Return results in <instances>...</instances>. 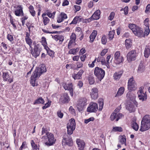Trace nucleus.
Returning a JSON list of instances; mask_svg holds the SVG:
<instances>
[{"label": "nucleus", "instance_id": "f8f14e48", "mask_svg": "<svg viewBox=\"0 0 150 150\" xmlns=\"http://www.w3.org/2000/svg\"><path fill=\"white\" fill-rule=\"evenodd\" d=\"M62 86L65 90H68L69 91L71 96H73L74 95L73 85L72 83L68 84L64 82L62 83Z\"/></svg>", "mask_w": 150, "mask_h": 150}, {"label": "nucleus", "instance_id": "39448f33", "mask_svg": "<svg viewBox=\"0 0 150 150\" xmlns=\"http://www.w3.org/2000/svg\"><path fill=\"white\" fill-rule=\"evenodd\" d=\"M87 99L85 98H80L78 101L77 105L78 110L79 112L82 111L87 105Z\"/></svg>", "mask_w": 150, "mask_h": 150}, {"label": "nucleus", "instance_id": "473e14b6", "mask_svg": "<svg viewBox=\"0 0 150 150\" xmlns=\"http://www.w3.org/2000/svg\"><path fill=\"white\" fill-rule=\"evenodd\" d=\"M41 42L45 50H47V48L48 49V47L47 46V44L46 41V39L45 37L43 36L42 37Z\"/></svg>", "mask_w": 150, "mask_h": 150}, {"label": "nucleus", "instance_id": "a211bd4d", "mask_svg": "<svg viewBox=\"0 0 150 150\" xmlns=\"http://www.w3.org/2000/svg\"><path fill=\"white\" fill-rule=\"evenodd\" d=\"M70 99L67 93H63L59 99V102L62 104L68 103L70 101Z\"/></svg>", "mask_w": 150, "mask_h": 150}, {"label": "nucleus", "instance_id": "0e129e2a", "mask_svg": "<svg viewBox=\"0 0 150 150\" xmlns=\"http://www.w3.org/2000/svg\"><path fill=\"white\" fill-rule=\"evenodd\" d=\"M57 115L58 117L60 118H62L63 116V113H62L61 110H59L57 112Z\"/></svg>", "mask_w": 150, "mask_h": 150}, {"label": "nucleus", "instance_id": "e2e57ef3", "mask_svg": "<svg viewBox=\"0 0 150 150\" xmlns=\"http://www.w3.org/2000/svg\"><path fill=\"white\" fill-rule=\"evenodd\" d=\"M94 120V118L93 117H91L88 119H85L84 120V123L86 124H87L89 122L91 121H93Z\"/></svg>", "mask_w": 150, "mask_h": 150}, {"label": "nucleus", "instance_id": "f3484780", "mask_svg": "<svg viewBox=\"0 0 150 150\" xmlns=\"http://www.w3.org/2000/svg\"><path fill=\"white\" fill-rule=\"evenodd\" d=\"M38 70L36 69L30 77V83L33 86H37V84L35 83V82L38 76Z\"/></svg>", "mask_w": 150, "mask_h": 150}, {"label": "nucleus", "instance_id": "6e6d98bb", "mask_svg": "<svg viewBox=\"0 0 150 150\" xmlns=\"http://www.w3.org/2000/svg\"><path fill=\"white\" fill-rule=\"evenodd\" d=\"M69 111L70 113L72 115L75 116L76 112L75 110L72 106H70L69 108Z\"/></svg>", "mask_w": 150, "mask_h": 150}, {"label": "nucleus", "instance_id": "9b49d317", "mask_svg": "<svg viewBox=\"0 0 150 150\" xmlns=\"http://www.w3.org/2000/svg\"><path fill=\"white\" fill-rule=\"evenodd\" d=\"M2 78L4 81H6L11 83L13 81V77L10 75L7 71L3 72Z\"/></svg>", "mask_w": 150, "mask_h": 150}, {"label": "nucleus", "instance_id": "dca6fc26", "mask_svg": "<svg viewBox=\"0 0 150 150\" xmlns=\"http://www.w3.org/2000/svg\"><path fill=\"white\" fill-rule=\"evenodd\" d=\"M137 56L136 51L135 50H132L128 52L127 57V60L128 62L135 60Z\"/></svg>", "mask_w": 150, "mask_h": 150}, {"label": "nucleus", "instance_id": "13d9d810", "mask_svg": "<svg viewBox=\"0 0 150 150\" xmlns=\"http://www.w3.org/2000/svg\"><path fill=\"white\" fill-rule=\"evenodd\" d=\"M42 135H43L45 133L46 135H47L48 134L50 133L48 132L47 129L46 127H43L42 129Z\"/></svg>", "mask_w": 150, "mask_h": 150}, {"label": "nucleus", "instance_id": "e433bc0d", "mask_svg": "<svg viewBox=\"0 0 150 150\" xmlns=\"http://www.w3.org/2000/svg\"><path fill=\"white\" fill-rule=\"evenodd\" d=\"M47 16L49 17L52 19H54L55 17V16L56 13L55 11L53 12L52 13L49 10H47Z\"/></svg>", "mask_w": 150, "mask_h": 150}, {"label": "nucleus", "instance_id": "8fccbe9b", "mask_svg": "<svg viewBox=\"0 0 150 150\" xmlns=\"http://www.w3.org/2000/svg\"><path fill=\"white\" fill-rule=\"evenodd\" d=\"M52 103V101L49 100V99H48V102L47 103H46L45 105L43 106L42 107V109L43 110H44L46 109V108L49 107L51 105V103Z\"/></svg>", "mask_w": 150, "mask_h": 150}, {"label": "nucleus", "instance_id": "2eb2a0df", "mask_svg": "<svg viewBox=\"0 0 150 150\" xmlns=\"http://www.w3.org/2000/svg\"><path fill=\"white\" fill-rule=\"evenodd\" d=\"M136 83L133 77H132L128 80V88L129 91H134L136 89Z\"/></svg>", "mask_w": 150, "mask_h": 150}, {"label": "nucleus", "instance_id": "58836bf2", "mask_svg": "<svg viewBox=\"0 0 150 150\" xmlns=\"http://www.w3.org/2000/svg\"><path fill=\"white\" fill-rule=\"evenodd\" d=\"M97 34V32L96 30H93L90 36V39L91 42H93Z\"/></svg>", "mask_w": 150, "mask_h": 150}, {"label": "nucleus", "instance_id": "49530a36", "mask_svg": "<svg viewBox=\"0 0 150 150\" xmlns=\"http://www.w3.org/2000/svg\"><path fill=\"white\" fill-rule=\"evenodd\" d=\"M144 31L143 32V37H145V36H147L149 34L150 32V30L149 27H144Z\"/></svg>", "mask_w": 150, "mask_h": 150}, {"label": "nucleus", "instance_id": "0eeeda50", "mask_svg": "<svg viewBox=\"0 0 150 150\" xmlns=\"http://www.w3.org/2000/svg\"><path fill=\"white\" fill-rule=\"evenodd\" d=\"M39 44H38L34 46V48L32 47H30L31 48V53L32 56L35 58H36L39 56L41 51V48H39Z\"/></svg>", "mask_w": 150, "mask_h": 150}, {"label": "nucleus", "instance_id": "72a5a7b5", "mask_svg": "<svg viewBox=\"0 0 150 150\" xmlns=\"http://www.w3.org/2000/svg\"><path fill=\"white\" fill-rule=\"evenodd\" d=\"M123 74L122 71H119L118 72H115L113 75L114 78L115 80H119Z\"/></svg>", "mask_w": 150, "mask_h": 150}, {"label": "nucleus", "instance_id": "ddd939ff", "mask_svg": "<svg viewBox=\"0 0 150 150\" xmlns=\"http://www.w3.org/2000/svg\"><path fill=\"white\" fill-rule=\"evenodd\" d=\"M63 139L62 142L64 143V144L67 145L69 146H71L73 144V140L70 136H69L65 134L63 137Z\"/></svg>", "mask_w": 150, "mask_h": 150}, {"label": "nucleus", "instance_id": "b1692460", "mask_svg": "<svg viewBox=\"0 0 150 150\" xmlns=\"http://www.w3.org/2000/svg\"><path fill=\"white\" fill-rule=\"evenodd\" d=\"M100 11L99 9L96 11L89 18L91 21L92 20H97L99 19L100 17Z\"/></svg>", "mask_w": 150, "mask_h": 150}, {"label": "nucleus", "instance_id": "3c124183", "mask_svg": "<svg viewBox=\"0 0 150 150\" xmlns=\"http://www.w3.org/2000/svg\"><path fill=\"white\" fill-rule=\"evenodd\" d=\"M132 128L135 131L138 130L139 126L137 123L133 122L132 124Z\"/></svg>", "mask_w": 150, "mask_h": 150}, {"label": "nucleus", "instance_id": "603ef678", "mask_svg": "<svg viewBox=\"0 0 150 150\" xmlns=\"http://www.w3.org/2000/svg\"><path fill=\"white\" fill-rule=\"evenodd\" d=\"M112 131L115 132H121L122 131V129L120 127H113Z\"/></svg>", "mask_w": 150, "mask_h": 150}, {"label": "nucleus", "instance_id": "09e8293b", "mask_svg": "<svg viewBox=\"0 0 150 150\" xmlns=\"http://www.w3.org/2000/svg\"><path fill=\"white\" fill-rule=\"evenodd\" d=\"M7 38L11 43H13L14 42V38L12 35L8 34L7 36Z\"/></svg>", "mask_w": 150, "mask_h": 150}, {"label": "nucleus", "instance_id": "20e7f679", "mask_svg": "<svg viewBox=\"0 0 150 150\" xmlns=\"http://www.w3.org/2000/svg\"><path fill=\"white\" fill-rule=\"evenodd\" d=\"M41 139H45L46 141H47L45 143V144L47 146H50L52 145L55 141L54 135L50 133L48 134L46 137L44 136L42 137Z\"/></svg>", "mask_w": 150, "mask_h": 150}, {"label": "nucleus", "instance_id": "4468645a", "mask_svg": "<svg viewBox=\"0 0 150 150\" xmlns=\"http://www.w3.org/2000/svg\"><path fill=\"white\" fill-rule=\"evenodd\" d=\"M98 110V105L96 103L93 102H91L89 106L87 109L88 112H96Z\"/></svg>", "mask_w": 150, "mask_h": 150}, {"label": "nucleus", "instance_id": "1a4fd4ad", "mask_svg": "<svg viewBox=\"0 0 150 150\" xmlns=\"http://www.w3.org/2000/svg\"><path fill=\"white\" fill-rule=\"evenodd\" d=\"M14 7L15 9L14 11V14L16 16H23L24 13L23 11V7L21 5H15Z\"/></svg>", "mask_w": 150, "mask_h": 150}, {"label": "nucleus", "instance_id": "a18cd8bd", "mask_svg": "<svg viewBox=\"0 0 150 150\" xmlns=\"http://www.w3.org/2000/svg\"><path fill=\"white\" fill-rule=\"evenodd\" d=\"M101 43L104 45L106 44L107 42V38L105 35H103L101 39Z\"/></svg>", "mask_w": 150, "mask_h": 150}, {"label": "nucleus", "instance_id": "bf43d9fd", "mask_svg": "<svg viewBox=\"0 0 150 150\" xmlns=\"http://www.w3.org/2000/svg\"><path fill=\"white\" fill-rule=\"evenodd\" d=\"M26 25L27 26L29 32L30 31L31 28H33L34 27V26L32 24L29 22H27L26 24Z\"/></svg>", "mask_w": 150, "mask_h": 150}, {"label": "nucleus", "instance_id": "393cba45", "mask_svg": "<svg viewBox=\"0 0 150 150\" xmlns=\"http://www.w3.org/2000/svg\"><path fill=\"white\" fill-rule=\"evenodd\" d=\"M52 38L56 41H59V43L61 44L64 40V37L62 35H56L52 36Z\"/></svg>", "mask_w": 150, "mask_h": 150}, {"label": "nucleus", "instance_id": "a19ab883", "mask_svg": "<svg viewBox=\"0 0 150 150\" xmlns=\"http://www.w3.org/2000/svg\"><path fill=\"white\" fill-rule=\"evenodd\" d=\"M79 50V48L77 47L76 48H72L70 49L69 52L68 53L69 54L75 55Z\"/></svg>", "mask_w": 150, "mask_h": 150}, {"label": "nucleus", "instance_id": "4c0bfd02", "mask_svg": "<svg viewBox=\"0 0 150 150\" xmlns=\"http://www.w3.org/2000/svg\"><path fill=\"white\" fill-rule=\"evenodd\" d=\"M124 91L125 88L124 87H120L115 97H117L121 96L123 93Z\"/></svg>", "mask_w": 150, "mask_h": 150}, {"label": "nucleus", "instance_id": "79ce46f5", "mask_svg": "<svg viewBox=\"0 0 150 150\" xmlns=\"http://www.w3.org/2000/svg\"><path fill=\"white\" fill-rule=\"evenodd\" d=\"M29 12L31 14V15L33 17L35 16V12L34 10L33 6L31 5L29 6L28 7Z\"/></svg>", "mask_w": 150, "mask_h": 150}, {"label": "nucleus", "instance_id": "7c9ffc66", "mask_svg": "<svg viewBox=\"0 0 150 150\" xmlns=\"http://www.w3.org/2000/svg\"><path fill=\"white\" fill-rule=\"evenodd\" d=\"M125 45L126 49H129L130 48L132 45L131 40L130 39H126L125 41Z\"/></svg>", "mask_w": 150, "mask_h": 150}, {"label": "nucleus", "instance_id": "2f4dec72", "mask_svg": "<svg viewBox=\"0 0 150 150\" xmlns=\"http://www.w3.org/2000/svg\"><path fill=\"white\" fill-rule=\"evenodd\" d=\"M77 18L78 20V23L80 22H82L83 23H87L91 21V20L90 18L87 19H83L81 16H77Z\"/></svg>", "mask_w": 150, "mask_h": 150}, {"label": "nucleus", "instance_id": "5fc2aeb1", "mask_svg": "<svg viewBox=\"0 0 150 150\" xmlns=\"http://www.w3.org/2000/svg\"><path fill=\"white\" fill-rule=\"evenodd\" d=\"M42 20L43 24L45 26L47 25L50 21V19L47 17L45 18L44 17Z\"/></svg>", "mask_w": 150, "mask_h": 150}, {"label": "nucleus", "instance_id": "7ed1b4c3", "mask_svg": "<svg viewBox=\"0 0 150 150\" xmlns=\"http://www.w3.org/2000/svg\"><path fill=\"white\" fill-rule=\"evenodd\" d=\"M94 74L101 81L104 78L105 75V71L103 69L98 67H95Z\"/></svg>", "mask_w": 150, "mask_h": 150}, {"label": "nucleus", "instance_id": "f257e3e1", "mask_svg": "<svg viewBox=\"0 0 150 150\" xmlns=\"http://www.w3.org/2000/svg\"><path fill=\"white\" fill-rule=\"evenodd\" d=\"M150 128V116L145 115L142 118L139 130L144 132L148 130Z\"/></svg>", "mask_w": 150, "mask_h": 150}, {"label": "nucleus", "instance_id": "c756f323", "mask_svg": "<svg viewBox=\"0 0 150 150\" xmlns=\"http://www.w3.org/2000/svg\"><path fill=\"white\" fill-rule=\"evenodd\" d=\"M30 143L32 150H39L40 145L36 144L33 140H31Z\"/></svg>", "mask_w": 150, "mask_h": 150}, {"label": "nucleus", "instance_id": "de8ad7c7", "mask_svg": "<svg viewBox=\"0 0 150 150\" xmlns=\"http://www.w3.org/2000/svg\"><path fill=\"white\" fill-rule=\"evenodd\" d=\"M48 49H46V50L47 51V53L51 57L53 58L54 56V52L53 51L50 50V49L48 47Z\"/></svg>", "mask_w": 150, "mask_h": 150}, {"label": "nucleus", "instance_id": "338daca9", "mask_svg": "<svg viewBox=\"0 0 150 150\" xmlns=\"http://www.w3.org/2000/svg\"><path fill=\"white\" fill-rule=\"evenodd\" d=\"M88 81L89 84L91 85L93 84L95 82L94 79L92 77H89Z\"/></svg>", "mask_w": 150, "mask_h": 150}, {"label": "nucleus", "instance_id": "774afa93", "mask_svg": "<svg viewBox=\"0 0 150 150\" xmlns=\"http://www.w3.org/2000/svg\"><path fill=\"white\" fill-rule=\"evenodd\" d=\"M1 46L3 48L4 50H5L6 51L7 49V46L8 45L7 44H6L5 42H2L1 43Z\"/></svg>", "mask_w": 150, "mask_h": 150}, {"label": "nucleus", "instance_id": "423d86ee", "mask_svg": "<svg viewBox=\"0 0 150 150\" xmlns=\"http://www.w3.org/2000/svg\"><path fill=\"white\" fill-rule=\"evenodd\" d=\"M76 127L75 120L74 118H71L69 123L67 124V134L70 136L73 134Z\"/></svg>", "mask_w": 150, "mask_h": 150}, {"label": "nucleus", "instance_id": "6e6552de", "mask_svg": "<svg viewBox=\"0 0 150 150\" xmlns=\"http://www.w3.org/2000/svg\"><path fill=\"white\" fill-rule=\"evenodd\" d=\"M124 61L123 57L120 55V52L116 51L114 55V63L116 64H119L123 63Z\"/></svg>", "mask_w": 150, "mask_h": 150}, {"label": "nucleus", "instance_id": "aec40b11", "mask_svg": "<svg viewBox=\"0 0 150 150\" xmlns=\"http://www.w3.org/2000/svg\"><path fill=\"white\" fill-rule=\"evenodd\" d=\"M67 16L66 14L63 12H61L57 16V21L58 23L63 22L65 19L67 18Z\"/></svg>", "mask_w": 150, "mask_h": 150}, {"label": "nucleus", "instance_id": "680f3d73", "mask_svg": "<svg viewBox=\"0 0 150 150\" xmlns=\"http://www.w3.org/2000/svg\"><path fill=\"white\" fill-rule=\"evenodd\" d=\"M78 18H77V16H75L74 18L73 19V21L71 22V23L70 24H76L77 23H78V19H77Z\"/></svg>", "mask_w": 150, "mask_h": 150}, {"label": "nucleus", "instance_id": "37998d69", "mask_svg": "<svg viewBox=\"0 0 150 150\" xmlns=\"http://www.w3.org/2000/svg\"><path fill=\"white\" fill-rule=\"evenodd\" d=\"M97 62H101L102 65H105V60L104 57H99L97 59Z\"/></svg>", "mask_w": 150, "mask_h": 150}, {"label": "nucleus", "instance_id": "5701e85b", "mask_svg": "<svg viewBox=\"0 0 150 150\" xmlns=\"http://www.w3.org/2000/svg\"><path fill=\"white\" fill-rule=\"evenodd\" d=\"M76 39V34L74 33H72L70 36V40L68 43V49H69L71 48L72 44L75 43Z\"/></svg>", "mask_w": 150, "mask_h": 150}, {"label": "nucleus", "instance_id": "c03bdc74", "mask_svg": "<svg viewBox=\"0 0 150 150\" xmlns=\"http://www.w3.org/2000/svg\"><path fill=\"white\" fill-rule=\"evenodd\" d=\"M98 103L99 104V108L98 110L99 111H101L103 106V100L102 99H99L98 100Z\"/></svg>", "mask_w": 150, "mask_h": 150}, {"label": "nucleus", "instance_id": "864d4df0", "mask_svg": "<svg viewBox=\"0 0 150 150\" xmlns=\"http://www.w3.org/2000/svg\"><path fill=\"white\" fill-rule=\"evenodd\" d=\"M115 33V31L114 30L110 31L108 34L109 39L110 40H111L112 39L114 38Z\"/></svg>", "mask_w": 150, "mask_h": 150}, {"label": "nucleus", "instance_id": "4d7b16f0", "mask_svg": "<svg viewBox=\"0 0 150 150\" xmlns=\"http://www.w3.org/2000/svg\"><path fill=\"white\" fill-rule=\"evenodd\" d=\"M23 17L21 18L22 25L23 26H24L25 22V20H27L28 17L27 16H23Z\"/></svg>", "mask_w": 150, "mask_h": 150}, {"label": "nucleus", "instance_id": "4be33fe9", "mask_svg": "<svg viewBox=\"0 0 150 150\" xmlns=\"http://www.w3.org/2000/svg\"><path fill=\"white\" fill-rule=\"evenodd\" d=\"M84 71L81 69L79 70L77 74L74 73L72 75V77L74 80L80 79L82 78V76Z\"/></svg>", "mask_w": 150, "mask_h": 150}, {"label": "nucleus", "instance_id": "9d476101", "mask_svg": "<svg viewBox=\"0 0 150 150\" xmlns=\"http://www.w3.org/2000/svg\"><path fill=\"white\" fill-rule=\"evenodd\" d=\"M117 110H118V109L116 108L114 112L111 115L110 118L111 120L113 121L116 119V121H117L119 119L124 117V115L121 113H117Z\"/></svg>", "mask_w": 150, "mask_h": 150}, {"label": "nucleus", "instance_id": "ea45409f", "mask_svg": "<svg viewBox=\"0 0 150 150\" xmlns=\"http://www.w3.org/2000/svg\"><path fill=\"white\" fill-rule=\"evenodd\" d=\"M144 56L146 58H148L150 55V49L149 47H146L144 51Z\"/></svg>", "mask_w": 150, "mask_h": 150}, {"label": "nucleus", "instance_id": "a878e982", "mask_svg": "<svg viewBox=\"0 0 150 150\" xmlns=\"http://www.w3.org/2000/svg\"><path fill=\"white\" fill-rule=\"evenodd\" d=\"M25 40L26 43L30 47H31L33 41L30 38V33L28 32H26Z\"/></svg>", "mask_w": 150, "mask_h": 150}, {"label": "nucleus", "instance_id": "c85d7f7f", "mask_svg": "<svg viewBox=\"0 0 150 150\" xmlns=\"http://www.w3.org/2000/svg\"><path fill=\"white\" fill-rule=\"evenodd\" d=\"M126 108L130 112H134L135 110V108L133 103H130L127 106Z\"/></svg>", "mask_w": 150, "mask_h": 150}, {"label": "nucleus", "instance_id": "f03ea898", "mask_svg": "<svg viewBox=\"0 0 150 150\" xmlns=\"http://www.w3.org/2000/svg\"><path fill=\"white\" fill-rule=\"evenodd\" d=\"M129 28L132 30L134 34L139 37H142L143 36V31L142 28L134 24H129Z\"/></svg>", "mask_w": 150, "mask_h": 150}, {"label": "nucleus", "instance_id": "6ab92c4d", "mask_svg": "<svg viewBox=\"0 0 150 150\" xmlns=\"http://www.w3.org/2000/svg\"><path fill=\"white\" fill-rule=\"evenodd\" d=\"M98 89L94 87L92 89L90 93V95L92 99H97L98 97Z\"/></svg>", "mask_w": 150, "mask_h": 150}, {"label": "nucleus", "instance_id": "f704fd0d", "mask_svg": "<svg viewBox=\"0 0 150 150\" xmlns=\"http://www.w3.org/2000/svg\"><path fill=\"white\" fill-rule=\"evenodd\" d=\"M45 103V100L41 97H40L35 101L33 103L34 105L37 104H44Z\"/></svg>", "mask_w": 150, "mask_h": 150}, {"label": "nucleus", "instance_id": "c9c22d12", "mask_svg": "<svg viewBox=\"0 0 150 150\" xmlns=\"http://www.w3.org/2000/svg\"><path fill=\"white\" fill-rule=\"evenodd\" d=\"M145 70V67L142 63H140L138 67L137 72L141 73L144 72Z\"/></svg>", "mask_w": 150, "mask_h": 150}, {"label": "nucleus", "instance_id": "052dcab7", "mask_svg": "<svg viewBox=\"0 0 150 150\" xmlns=\"http://www.w3.org/2000/svg\"><path fill=\"white\" fill-rule=\"evenodd\" d=\"M27 147V143L26 141H24L23 142L22 144L20 146L19 150H22L23 149L26 148Z\"/></svg>", "mask_w": 150, "mask_h": 150}, {"label": "nucleus", "instance_id": "cd10ccee", "mask_svg": "<svg viewBox=\"0 0 150 150\" xmlns=\"http://www.w3.org/2000/svg\"><path fill=\"white\" fill-rule=\"evenodd\" d=\"M38 70V75L40 76L42 73L46 71V67L44 65H42Z\"/></svg>", "mask_w": 150, "mask_h": 150}, {"label": "nucleus", "instance_id": "412c9836", "mask_svg": "<svg viewBox=\"0 0 150 150\" xmlns=\"http://www.w3.org/2000/svg\"><path fill=\"white\" fill-rule=\"evenodd\" d=\"M142 87L139 88V90L137 93L138 95V97L140 100L144 101L146 100L147 98V95L146 93L143 92V88Z\"/></svg>", "mask_w": 150, "mask_h": 150}, {"label": "nucleus", "instance_id": "bb28decb", "mask_svg": "<svg viewBox=\"0 0 150 150\" xmlns=\"http://www.w3.org/2000/svg\"><path fill=\"white\" fill-rule=\"evenodd\" d=\"M76 142L79 147V150H83L85 145V142L80 139H77L76 140Z\"/></svg>", "mask_w": 150, "mask_h": 150}, {"label": "nucleus", "instance_id": "69168bd1", "mask_svg": "<svg viewBox=\"0 0 150 150\" xmlns=\"http://www.w3.org/2000/svg\"><path fill=\"white\" fill-rule=\"evenodd\" d=\"M115 15V13L114 12H112L110 13V14L108 17V19L111 21L113 20Z\"/></svg>", "mask_w": 150, "mask_h": 150}]
</instances>
